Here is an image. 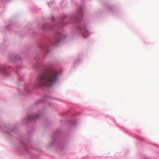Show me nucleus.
I'll list each match as a JSON object with an SVG mask.
<instances>
[{"mask_svg": "<svg viewBox=\"0 0 159 159\" xmlns=\"http://www.w3.org/2000/svg\"><path fill=\"white\" fill-rule=\"evenodd\" d=\"M58 75V72L55 70L40 73L37 76L39 79L38 84L41 86H51L57 79Z\"/></svg>", "mask_w": 159, "mask_h": 159, "instance_id": "nucleus-1", "label": "nucleus"}, {"mask_svg": "<svg viewBox=\"0 0 159 159\" xmlns=\"http://www.w3.org/2000/svg\"><path fill=\"white\" fill-rule=\"evenodd\" d=\"M37 117V116L34 117L33 116H30L28 117V119L30 120H35L36 118Z\"/></svg>", "mask_w": 159, "mask_h": 159, "instance_id": "nucleus-2", "label": "nucleus"}, {"mask_svg": "<svg viewBox=\"0 0 159 159\" xmlns=\"http://www.w3.org/2000/svg\"><path fill=\"white\" fill-rule=\"evenodd\" d=\"M1 69H2V70L1 71V72H4V68L2 67L1 68Z\"/></svg>", "mask_w": 159, "mask_h": 159, "instance_id": "nucleus-3", "label": "nucleus"}, {"mask_svg": "<svg viewBox=\"0 0 159 159\" xmlns=\"http://www.w3.org/2000/svg\"><path fill=\"white\" fill-rule=\"evenodd\" d=\"M80 13H82V9H81V8H80Z\"/></svg>", "mask_w": 159, "mask_h": 159, "instance_id": "nucleus-4", "label": "nucleus"}, {"mask_svg": "<svg viewBox=\"0 0 159 159\" xmlns=\"http://www.w3.org/2000/svg\"><path fill=\"white\" fill-rule=\"evenodd\" d=\"M52 20H54V17H52Z\"/></svg>", "mask_w": 159, "mask_h": 159, "instance_id": "nucleus-5", "label": "nucleus"}, {"mask_svg": "<svg viewBox=\"0 0 159 159\" xmlns=\"http://www.w3.org/2000/svg\"><path fill=\"white\" fill-rule=\"evenodd\" d=\"M84 36H85V34H84Z\"/></svg>", "mask_w": 159, "mask_h": 159, "instance_id": "nucleus-6", "label": "nucleus"}]
</instances>
